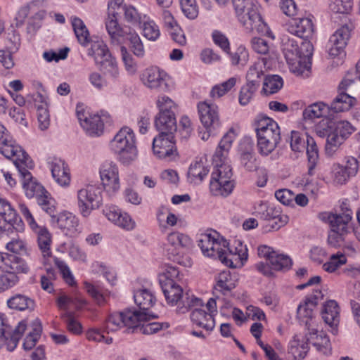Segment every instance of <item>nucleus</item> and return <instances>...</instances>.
<instances>
[{"label": "nucleus", "instance_id": "9d476101", "mask_svg": "<svg viewBox=\"0 0 360 360\" xmlns=\"http://www.w3.org/2000/svg\"><path fill=\"white\" fill-rule=\"evenodd\" d=\"M26 329V322L22 321L13 330L8 317L3 314H0V340L6 343L9 351H12L16 347Z\"/></svg>", "mask_w": 360, "mask_h": 360}, {"label": "nucleus", "instance_id": "4be33fe9", "mask_svg": "<svg viewBox=\"0 0 360 360\" xmlns=\"http://www.w3.org/2000/svg\"><path fill=\"white\" fill-rule=\"evenodd\" d=\"M37 236L38 248L41 252L43 264L46 265L49 264V259L52 257L51 249L52 243V236L47 228L44 226H37L32 229Z\"/></svg>", "mask_w": 360, "mask_h": 360}, {"label": "nucleus", "instance_id": "603ef678", "mask_svg": "<svg viewBox=\"0 0 360 360\" xmlns=\"http://www.w3.org/2000/svg\"><path fill=\"white\" fill-rule=\"evenodd\" d=\"M208 172V168L205 166L203 161L200 160L191 165L188 175L192 181L200 182L207 175Z\"/></svg>", "mask_w": 360, "mask_h": 360}, {"label": "nucleus", "instance_id": "bb28decb", "mask_svg": "<svg viewBox=\"0 0 360 360\" xmlns=\"http://www.w3.org/2000/svg\"><path fill=\"white\" fill-rule=\"evenodd\" d=\"M108 219L117 226L127 231L135 228L136 223L127 213H122L115 206H110L103 210Z\"/></svg>", "mask_w": 360, "mask_h": 360}, {"label": "nucleus", "instance_id": "7ed1b4c3", "mask_svg": "<svg viewBox=\"0 0 360 360\" xmlns=\"http://www.w3.org/2000/svg\"><path fill=\"white\" fill-rule=\"evenodd\" d=\"M256 131L259 152L263 155H268L280 142V127L274 120L264 117L257 121Z\"/></svg>", "mask_w": 360, "mask_h": 360}, {"label": "nucleus", "instance_id": "f3484780", "mask_svg": "<svg viewBox=\"0 0 360 360\" xmlns=\"http://www.w3.org/2000/svg\"><path fill=\"white\" fill-rule=\"evenodd\" d=\"M168 75L158 67L146 68L141 76L143 84L150 89L166 91L169 89L167 82Z\"/></svg>", "mask_w": 360, "mask_h": 360}, {"label": "nucleus", "instance_id": "412c9836", "mask_svg": "<svg viewBox=\"0 0 360 360\" xmlns=\"http://www.w3.org/2000/svg\"><path fill=\"white\" fill-rule=\"evenodd\" d=\"M100 176L102 184L108 193H115L120 188L118 169L112 162H105L101 169Z\"/></svg>", "mask_w": 360, "mask_h": 360}, {"label": "nucleus", "instance_id": "680f3d73", "mask_svg": "<svg viewBox=\"0 0 360 360\" xmlns=\"http://www.w3.org/2000/svg\"><path fill=\"white\" fill-rule=\"evenodd\" d=\"M306 133L292 131L290 136V148L295 153H303L307 144Z\"/></svg>", "mask_w": 360, "mask_h": 360}, {"label": "nucleus", "instance_id": "f8f14e48", "mask_svg": "<svg viewBox=\"0 0 360 360\" xmlns=\"http://www.w3.org/2000/svg\"><path fill=\"white\" fill-rule=\"evenodd\" d=\"M76 112L81 126L91 136L101 135L103 132L104 124L110 121L108 113L102 112L101 115L86 116L84 110L82 108L80 109L79 106L77 107Z\"/></svg>", "mask_w": 360, "mask_h": 360}, {"label": "nucleus", "instance_id": "37998d69", "mask_svg": "<svg viewBox=\"0 0 360 360\" xmlns=\"http://www.w3.org/2000/svg\"><path fill=\"white\" fill-rule=\"evenodd\" d=\"M134 302L141 311L146 312L152 307L155 302L153 295L146 289L137 290L134 295Z\"/></svg>", "mask_w": 360, "mask_h": 360}, {"label": "nucleus", "instance_id": "49530a36", "mask_svg": "<svg viewBox=\"0 0 360 360\" xmlns=\"http://www.w3.org/2000/svg\"><path fill=\"white\" fill-rule=\"evenodd\" d=\"M26 330H28V333L25 338L23 348L25 350H30L35 346L41 336L42 328L40 321L38 319L35 320L32 326L30 328L27 327Z\"/></svg>", "mask_w": 360, "mask_h": 360}, {"label": "nucleus", "instance_id": "a211bd4d", "mask_svg": "<svg viewBox=\"0 0 360 360\" xmlns=\"http://www.w3.org/2000/svg\"><path fill=\"white\" fill-rule=\"evenodd\" d=\"M229 243L223 238H219L217 233H203L198 240V246L204 255L217 257L221 252L222 248H226Z\"/></svg>", "mask_w": 360, "mask_h": 360}, {"label": "nucleus", "instance_id": "c9c22d12", "mask_svg": "<svg viewBox=\"0 0 360 360\" xmlns=\"http://www.w3.org/2000/svg\"><path fill=\"white\" fill-rule=\"evenodd\" d=\"M307 342H310L319 351L323 354L327 355L330 353L331 346L328 337L323 332L316 331L309 334L307 338Z\"/></svg>", "mask_w": 360, "mask_h": 360}, {"label": "nucleus", "instance_id": "2f4dec72", "mask_svg": "<svg viewBox=\"0 0 360 360\" xmlns=\"http://www.w3.org/2000/svg\"><path fill=\"white\" fill-rule=\"evenodd\" d=\"M323 220H326L330 224V229L338 230L345 233L348 232V224L352 220V217L348 214L332 212H323L321 214Z\"/></svg>", "mask_w": 360, "mask_h": 360}, {"label": "nucleus", "instance_id": "0eeeda50", "mask_svg": "<svg viewBox=\"0 0 360 360\" xmlns=\"http://www.w3.org/2000/svg\"><path fill=\"white\" fill-rule=\"evenodd\" d=\"M156 104L160 112L155 117V126L160 133L174 134L176 131V122L172 108L174 102L167 96H159Z\"/></svg>", "mask_w": 360, "mask_h": 360}, {"label": "nucleus", "instance_id": "a878e982", "mask_svg": "<svg viewBox=\"0 0 360 360\" xmlns=\"http://www.w3.org/2000/svg\"><path fill=\"white\" fill-rule=\"evenodd\" d=\"M285 26L289 33L300 38H309L314 32V24L309 18L292 19Z\"/></svg>", "mask_w": 360, "mask_h": 360}, {"label": "nucleus", "instance_id": "4d7b16f0", "mask_svg": "<svg viewBox=\"0 0 360 360\" xmlns=\"http://www.w3.org/2000/svg\"><path fill=\"white\" fill-rule=\"evenodd\" d=\"M45 8L43 0H33L27 5L20 8L18 13V18L25 20L29 15H32Z\"/></svg>", "mask_w": 360, "mask_h": 360}, {"label": "nucleus", "instance_id": "58836bf2", "mask_svg": "<svg viewBox=\"0 0 360 360\" xmlns=\"http://www.w3.org/2000/svg\"><path fill=\"white\" fill-rule=\"evenodd\" d=\"M264 60H258L249 68L246 74V84L259 88L264 77Z\"/></svg>", "mask_w": 360, "mask_h": 360}, {"label": "nucleus", "instance_id": "69168bd1", "mask_svg": "<svg viewBox=\"0 0 360 360\" xmlns=\"http://www.w3.org/2000/svg\"><path fill=\"white\" fill-rule=\"evenodd\" d=\"M329 7L334 13L347 15L352 10L353 2L352 0H333Z\"/></svg>", "mask_w": 360, "mask_h": 360}, {"label": "nucleus", "instance_id": "bf43d9fd", "mask_svg": "<svg viewBox=\"0 0 360 360\" xmlns=\"http://www.w3.org/2000/svg\"><path fill=\"white\" fill-rule=\"evenodd\" d=\"M269 261L271 269L276 271L285 270L290 269L292 265L291 259L283 254L275 252Z\"/></svg>", "mask_w": 360, "mask_h": 360}, {"label": "nucleus", "instance_id": "f257e3e1", "mask_svg": "<svg viewBox=\"0 0 360 360\" xmlns=\"http://www.w3.org/2000/svg\"><path fill=\"white\" fill-rule=\"evenodd\" d=\"M237 18L248 32L269 34V27L262 19L255 0H232Z\"/></svg>", "mask_w": 360, "mask_h": 360}, {"label": "nucleus", "instance_id": "f03ea898", "mask_svg": "<svg viewBox=\"0 0 360 360\" xmlns=\"http://www.w3.org/2000/svg\"><path fill=\"white\" fill-rule=\"evenodd\" d=\"M136 143V136L133 130L128 127H124L111 140L110 148L122 163L128 165L138 157Z\"/></svg>", "mask_w": 360, "mask_h": 360}, {"label": "nucleus", "instance_id": "dca6fc26", "mask_svg": "<svg viewBox=\"0 0 360 360\" xmlns=\"http://www.w3.org/2000/svg\"><path fill=\"white\" fill-rule=\"evenodd\" d=\"M248 249L240 242L234 248V251L229 248H222L221 252L217 257L219 259L227 266L231 268H239L243 266L248 259Z\"/></svg>", "mask_w": 360, "mask_h": 360}, {"label": "nucleus", "instance_id": "39448f33", "mask_svg": "<svg viewBox=\"0 0 360 360\" xmlns=\"http://www.w3.org/2000/svg\"><path fill=\"white\" fill-rule=\"evenodd\" d=\"M124 0H110L108 3V16L105 18V29L114 45H120L123 43L127 32L118 22L120 11L124 12Z\"/></svg>", "mask_w": 360, "mask_h": 360}, {"label": "nucleus", "instance_id": "338daca9", "mask_svg": "<svg viewBox=\"0 0 360 360\" xmlns=\"http://www.w3.org/2000/svg\"><path fill=\"white\" fill-rule=\"evenodd\" d=\"M346 262L347 258L345 255L333 254L330 257L329 261L323 264V269L327 272L332 273Z\"/></svg>", "mask_w": 360, "mask_h": 360}, {"label": "nucleus", "instance_id": "0e129e2a", "mask_svg": "<svg viewBox=\"0 0 360 360\" xmlns=\"http://www.w3.org/2000/svg\"><path fill=\"white\" fill-rule=\"evenodd\" d=\"M344 141L345 140L334 130L327 136L326 153L330 156L333 155Z\"/></svg>", "mask_w": 360, "mask_h": 360}, {"label": "nucleus", "instance_id": "473e14b6", "mask_svg": "<svg viewBox=\"0 0 360 360\" xmlns=\"http://www.w3.org/2000/svg\"><path fill=\"white\" fill-rule=\"evenodd\" d=\"M5 257V264L3 267L4 274L17 276L18 274H26L29 271L27 264L22 258L8 253Z\"/></svg>", "mask_w": 360, "mask_h": 360}, {"label": "nucleus", "instance_id": "8fccbe9b", "mask_svg": "<svg viewBox=\"0 0 360 360\" xmlns=\"http://www.w3.org/2000/svg\"><path fill=\"white\" fill-rule=\"evenodd\" d=\"M0 215L4 220L10 224H15L18 221L22 223V220L18 217L15 210L5 199H0Z\"/></svg>", "mask_w": 360, "mask_h": 360}, {"label": "nucleus", "instance_id": "cd10ccee", "mask_svg": "<svg viewBox=\"0 0 360 360\" xmlns=\"http://www.w3.org/2000/svg\"><path fill=\"white\" fill-rule=\"evenodd\" d=\"M55 219L58 227L60 229L65 235L73 236L80 232L79 219L71 212H62Z\"/></svg>", "mask_w": 360, "mask_h": 360}, {"label": "nucleus", "instance_id": "1a4fd4ad", "mask_svg": "<svg viewBox=\"0 0 360 360\" xmlns=\"http://www.w3.org/2000/svg\"><path fill=\"white\" fill-rule=\"evenodd\" d=\"M77 199L79 212L86 217L92 210L100 206L102 201L101 189L95 186H88L78 191Z\"/></svg>", "mask_w": 360, "mask_h": 360}, {"label": "nucleus", "instance_id": "052dcab7", "mask_svg": "<svg viewBox=\"0 0 360 360\" xmlns=\"http://www.w3.org/2000/svg\"><path fill=\"white\" fill-rule=\"evenodd\" d=\"M236 82L237 78L233 77L220 84L214 86L210 91V96L213 98L223 96L236 85Z\"/></svg>", "mask_w": 360, "mask_h": 360}, {"label": "nucleus", "instance_id": "423d86ee", "mask_svg": "<svg viewBox=\"0 0 360 360\" xmlns=\"http://www.w3.org/2000/svg\"><path fill=\"white\" fill-rule=\"evenodd\" d=\"M312 44L309 41L302 42L300 49L298 44L293 39H288L283 43V53L292 72L297 75L304 72V67L302 65V56L312 55Z\"/></svg>", "mask_w": 360, "mask_h": 360}, {"label": "nucleus", "instance_id": "6ab92c4d", "mask_svg": "<svg viewBox=\"0 0 360 360\" xmlns=\"http://www.w3.org/2000/svg\"><path fill=\"white\" fill-rule=\"evenodd\" d=\"M354 26L352 23L345 24L340 27L330 38L328 41V54L331 57L340 55L346 46Z\"/></svg>", "mask_w": 360, "mask_h": 360}, {"label": "nucleus", "instance_id": "393cba45", "mask_svg": "<svg viewBox=\"0 0 360 360\" xmlns=\"http://www.w3.org/2000/svg\"><path fill=\"white\" fill-rule=\"evenodd\" d=\"M167 240L168 245L171 246L167 249L169 258L180 264H184L179 256L178 250L180 248L189 245V237L179 232H172L167 236Z\"/></svg>", "mask_w": 360, "mask_h": 360}, {"label": "nucleus", "instance_id": "2eb2a0df", "mask_svg": "<svg viewBox=\"0 0 360 360\" xmlns=\"http://www.w3.org/2000/svg\"><path fill=\"white\" fill-rule=\"evenodd\" d=\"M200 122L205 129L217 131L221 127L219 108L217 105L201 101L197 105Z\"/></svg>", "mask_w": 360, "mask_h": 360}, {"label": "nucleus", "instance_id": "7c9ffc66", "mask_svg": "<svg viewBox=\"0 0 360 360\" xmlns=\"http://www.w3.org/2000/svg\"><path fill=\"white\" fill-rule=\"evenodd\" d=\"M216 281L214 290L223 295H227L236 288L237 276L229 271H223L219 274Z\"/></svg>", "mask_w": 360, "mask_h": 360}, {"label": "nucleus", "instance_id": "c756f323", "mask_svg": "<svg viewBox=\"0 0 360 360\" xmlns=\"http://www.w3.org/2000/svg\"><path fill=\"white\" fill-rule=\"evenodd\" d=\"M322 317L325 323L332 328V333L335 334L340 323V308L335 300H329L324 304Z\"/></svg>", "mask_w": 360, "mask_h": 360}, {"label": "nucleus", "instance_id": "4c0bfd02", "mask_svg": "<svg viewBox=\"0 0 360 360\" xmlns=\"http://www.w3.org/2000/svg\"><path fill=\"white\" fill-rule=\"evenodd\" d=\"M236 138L235 132L230 129L221 139L219 146L213 156L214 160L222 161L227 158L232 143Z\"/></svg>", "mask_w": 360, "mask_h": 360}, {"label": "nucleus", "instance_id": "09e8293b", "mask_svg": "<svg viewBox=\"0 0 360 360\" xmlns=\"http://www.w3.org/2000/svg\"><path fill=\"white\" fill-rule=\"evenodd\" d=\"M89 56L94 57L96 63L98 65L102 60H105L111 56V53L103 41H96L91 44L88 52Z\"/></svg>", "mask_w": 360, "mask_h": 360}, {"label": "nucleus", "instance_id": "a19ab883", "mask_svg": "<svg viewBox=\"0 0 360 360\" xmlns=\"http://www.w3.org/2000/svg\"><path fill=\"white\" fill-rule=\"evenodd\" d=\"M359 72L355 70H349L339 84V91L354 94L359 89Z\"/></svg>", "mask_w": 360, "mask_h": 360}, {"label": "nucleus", "instance_id": "20e7f679", "mask_svg": "<svg viewBox=\"0 0 360 360\" xmlns=\"http://www.w3.org/2000/svg\"><path fill=\"white\" fill-rule=\"evenodd\" d=\"M166 301L171 306H177V311L179 313H185L191 307H202L203 303L201 299L188 292L184 293L182 288L176 281H167L160 285Z\"/></svg>", "mask_w": 360, "mask_h": 360}, {"label": "nucleus", "instance_id": "4468645a", "mask_svg": "<svg viewBox=\"0 0 360 360\" xmlns=\"http://www.w3.org/2000/svg\"><path fill=\"white\" fill-rule=\"evenodd\" d=\"M205 307L208 312L198 308V307H194L195 309L191 314V319L196 326L207 330H212L215 326L214 317L217 312L216 300L214 298L209 299Z\"/></svg>", "mask_w": 360, "mask_h": 360}, {"label": "nucleus", "instance_id": "864d4df0", "mask_svg": "<svg viewBox=\"0 0 360 360\" xmlns=\"http://www.w3.org/2000/svg\"><path fill=\"white\" fill-rule=\"evenodd\" d=\"M98 65L103 74L110 77L112 80H115L118 78L120 73L117 63L115 58L112 56L105 60H102Z\"/></svg>", "mask_w": 360, "mask_h": 360}, {"label": "nucleus", "instance_id": "9b49d317", "mask_svg": "<svg viewBox=\"0 0 360 360\" xmlns=\"http://www.w3.org/2000/svg\"><path fill=\"white\" fill-rule=\"evenodd\" d=\"M152 149L154 155L160 159L173 160L179 155L174 134L159 133L153 139Z\"/></svg>", "mask_w": 360, "mask_h": 360}, {"label": "nucleus", "instance_id": "3c124183", "mask_svg": "<svg viewBox=\"0 0 360 360\" xmlns=\"http://www.w3.org/2000/svg\"><path fill=\"white\" fill-rule=\"evenodd\" d=\"M124 20L133 26H140L148 16L142 14L133 6L127 5L124 7Z\"/></svg>", "mask_w": 360, "mask_h": 360}, {"label": "nucleus", "instance_id": "e433bc0d", "mask_svg": "<svg viewBox=\"0 0 360 360\" xmlns=\"http://www.w3.org/2000/svg\"><path fill=\"white\" fill-rule=\"evenodd\" d=\"M9 308L18 311H32L34 309L35 302L32 298L22 294H16L7 300Z\"/></svg>", "mask_w": 360, "mask_h": 360}, {"label": "nucleus", "instance_id": "a18cd8bd", "mask_svg": "<svg viewBox=\"0 0 360 360\" xmlns=\"http://www.w3.org/2000/svg\"><path fill=\"white\" fill-rule=\"evenodd\" d=\"M210 188L214 195L227 196L232 192L233 184L232 181L217 180L211 177Z\"/></svg>", "mask_w": 360, "mask_h": 360}, {"label": "nucleus", "instance_id": "13d9d810", "mask_svg": "<svg viewBox=\"0 0 360 360\" xmlns=\"http://www.w3.org/2000/svg\"><path fill=\"white\" fill-rule=\"evenodd\" d=\"M283 84V79L280 76L269 75L264 79L263 91L266 94H273L281 89Z\"/></svg>", "mask_w": 360, "mask_h": 360}, {"label": "nucleus", "instance_id": "c03bdc74", "mask_svg": "<svg viewBox=\"0 0 360 360\" xmlns=\"http://www.w3.org/2000/svg\"><path fill=\"white\" fill-rule=\"evenodd\" d=\"M72 26L79 43L84 46L90 42V34L84 22L79 18L73 17L71 19Z\"/></svg>", "mask_w": 360, "mask_h": 360}, {"label": "nucleus", "instance_id": "c85d7f7f", "mask_svg": "<svg viewBox=\"0 0 360 360\" xmlns=\"http://www.w3.org/2000/svg\"><path fill=\"white\" fill-rule=\"evenodd\" d=\"M124 326L132 329V332H138L141 323L148 321L153 315L141 311L126 309L122 312Z\"/></svg>", "mask_w": 360, "mask_h": 360}, {"label": "nucleus", "instance_id": "de8ad7c7", "mask_svg": "<svg viewBox=\"0 0 360 360\" xmlns=\"http://www.w3.org/2000/svg\"><path fill=\"white\" fill-rule=\"evenodd\" d=\"M214 169L212 173V177L217 180L222 179L225 181H231L233 175L232 168L229 164L227 158L222 161H217L213 159Z\"/></svg>", "mask_w": 360, "mask_h": 360}, {"label": "nucleus", "instance_id": "b1692460", "mask_svg": "<svg viewBox=\"0 0 360 360\" xmlns=\"http://www.w3.org/2000/svg\"><path fill=\"white\" fill-rule=\"evenodd\" d=\"M18 169L22 178V188L26 196L32 198L37 195H41L44 193V188L32 177L28 170L30 169L25 165H20Z\"/></svg>", "mask_w": 360, "mask_h": 360}, {"label": "nucleus", "instance_id": "79ce46f5", "mask_svg": "<svg viewBox=\"0 0 360 360\" xmlns=\"http://www.w3.org/2000/svg\"><path fill=\"white\" fill-rule=\"evenodd\" d=\"M139 27L141 30V34L146 39L155 41L160 38V27L150 17L147 16Z\"/></svg>", "mask_w": 360, "mask_h": 360}, {"label": "nucleus", "instance_id": "6e6d98bb", "mask_svg": "<svg viewBox=\"0 0 360 360\" xmlns=\"http://www.w3.org/2000/svg\"><path fill=\"white\" fill-rule=\"evenodd\" d=\"M240 162L241 165L249 172L255 171L259 167L255 154L252 148L241 151Z\"/></svg>", "mask_w": 360, "mask_h": 360}, {"label": "nucleus", "instance_id": "e2e57ef3", "mask_svg": "<svg viewBox=\"0 0 360 360\" xmlns=\"http://www.w3.org/2000/svg\"><path fill=\"white\" fill-rule=\"evenodd\" d=\"M128 40L130 43V48L133 53L139 57L143 58L145 56L144 46L139 35L136 31L129 33Z\"/></svg>", "mask_w": 360, "mask_h": 360}, {"label": "nucleus", "instance_id": "5fc2aeb1", "mask_svg": "<svg viewBox=\"0 0 360 360\" xmlns=\"http://www.w3.org/2000/svg\"><path fill=\"white\" fill-rule=\"evenodd\" d=\"M328 110V107L323 103H315L309 105L303 111V117L304 120H312L316 118L323 117Z\"/></svg>", "mask_w": 360, "mask_h": 360}, {"label": "nucleus", "instance_id": "72a5a7b5", "mask_svg": "<svg viewBox=\"0 0 360 360\" xmlns=\"http://www.w3.org/2000/svg\"><path fill=\"white\" fill-rule=\"evenodd\" d=\"M356 98L349 95L348 93L339 91V94L331 102L328 109L330 108L335 112H340L347 111L356 105Z\"/></svg>", "mask_w": 360, "mask_h": 360}, {"label": "nucleus", "instance_id": "f704fd0d", "mask_svg": "<svg viewBox=\"0 0 360 360\" xmlns=\"http://www.w3.org/2000/svg\"><path fill=\"white\" fill-rule=\"evenodd\" d=\"M305 149L308 160V174L312 176L319 160V148L313 137L307 136Z\"/></svg>", "mask_w": 360, "mask_h": 360}, {"label": "nucleus", "instance_id": "aec40b11", "mask_svg": "<svg viewBox=\"0 0 360 360\" xmlns=\"http://www.w3.org/2000/svg\"><path fill=\"white\" fill-rule=\"evenodd\" d=\"M323 298V294L321 290H316L311 295L307 296L301 302L297 310V318L306 326L314 316V309L318 304L320 300Z\"/></svg>", "mask_w": 360, "mask_h": 360}, {"label": "nucleus", "instance_id": "5701e85b", "mask_svg": "<svg viewBox=\"0 0 360 360\" xmlns=\"http://www.w3.org/2000/svg\"><path fill=\"white\" fill-rule=\"evenodd\" d=\"M51 174L56 182L61 186H68L71 181L70 169L64 160L51 158L49 161Z\"/></svg>", "mask_w": 360, "mask_h": 360}, {"label": "nucleus", "instance_id": "ddd939ff", "mask_svg": "<svg viewBox=\"0 0 360 360\" xmlns=\"http://www.w3.org/2000/svg\"><path fill=\"white\" fill-rule=\"evenodd\" d=\"M255 216L271 222L268 225L269 231H277L288 221V217L281 214L279 209L266 203H259L255 207Z\"/></svg>", "mask_w": 360, "mask_h": 360}, {"label": "nucleus", "instance_id": "ea45409f", "mask_svg": "<svg viewBox=\"0 0 360 360\" xmlns=\"http://www.w3.org/2000/svg\"><path fill=\"white\" fill-rule=\"evenodd\" d=\"M309 349L307 339L302 336L295 335L290 342V352L293 355L295 359H303Z\"/></svg>", "mask_w": 360, "mask_h": 360}, {"label": "nucleus", "instance_id": "774afa93", "mask_svg": "<svg viewBox=\"0 0 360 360\" xmlns=\"http://www.w3.org/2000/svg\"><path fill=\"white\" fill-rule=\"evenodd\" d=\"M182 12L189 19L193 20L198 15V7L195 0H179Z\"/></svg>", "mask_w": 360, "mask_h": 360}, {"label": "nucleus", "instance_id": "6e6552de", "mask_svg": "<svg viewBox=\"0 0 360 360\" xmlns=\"http://www.w3.org/2000/svg\"><path fill=\"white\" fill-rule=\"evenodd\" d=\"M0 153L6 158L12 159L18 169L20 165L29 169L34 167L32 160L20 146L15 144L12 136H7L4 140H0Z\"/></svg>", "mask_w": 360, "mask_h": 360}]
</instances>
